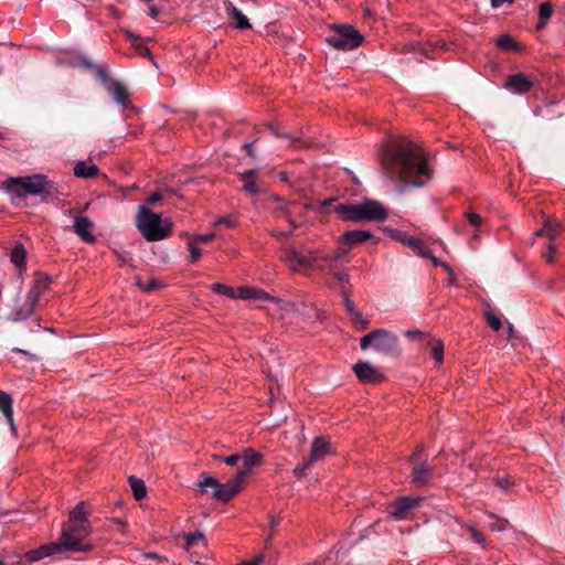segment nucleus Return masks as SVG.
Segmentation results:
<instances>
[{
    "mask_svg": "<svg viewBox=\"0 0 565 565\" xmlns=\"http://www.w3.org/2000/svg\"><path fill=\"white\" fill-rule=\"evenodd\" d=\"M380 163L392 180H398L405 186L420 188L433 178L424 152L406 138L388 140L380 153Z\"/></svg>",
    "mask_w": 565,
    "mask_h": 565,
    "instance_id": "nucleus-1",
    "label": "nucleus"
},
{
    "mask_svg": "<svg viewBox=\"0 0 565 565\" xmlns=\"http://www.w3.org/2000/svg\"><path fill=\"white\" fill-rule=\"evenodd\" d=\"M90 504L87 501L78 502L68 513L64 522L60 539L56 541L62 552L87 553L93 550L88 536L93 532L88 520Z\"/></svg>",
    "mask_w": 565,
    "mask_h": 565,
    "instance_id": "nucleus-2",
    "label": "nucleus"
},
{
    "mask_svg": "<svg viewBox=\"0 0 565 565\" xmlns=\"http://www.w3.org/2000/svg\"><path fill=\"white\" fill-rule=\"evenodd\" d=\"M334 212L343 222H384L387 218L386 209L371 199H364L361 203L338 204Z\"/></svg>",
    "mask_w": 565,
    "mask_h": 565,
    "instance_id": "nucleus-3",
    "label": "nucleus"
},
{
    "mask_svg": "<svg viewBox=\"0 0 565 565\" xmlns=\"http://www.w3.org/2000/svg\"><path fill=\"white\" fill-rule=\"evenodd\" d=\"M136 225L139 232L148 242H159L171 235L172 223L163 220L160 214L154 213L146 205H139Z\"/></svg>",
    "mask_w": 565,
    "mask_h": 565,
    "instance_id": "nucleus-4",
    "label": "nucleus"
},
{
    "mask_svg": "<svg viewBox=\"0 0 565 565\" xmlns=\"http://www.w3.org/2000/svg\"><path fill=\"white\" fill-rule=\"evenodd\" d=\"M6 184L7 190L19 198L28 194L42 195L43 201H47L53 195L54 190L53 182L44 174L10 178Z\"/></svg>",
    "mask_w": 565,
    "mask_h": 565,
    "instance_id": "nucleus-5",
    "label": "nucleus"
},
{
    "mask_svg": "<svg viewBox=\"0 0 565 565\" xmlns=\"http://www.w3.org/2000/svg\"><path fill=\"white\" fill-rule=\"evenodd\" d=\"M243 472H236L230 481L221 483L214 477L202 472L200 476L201 480L195 483V491L200 494H204L206 493L207 488H212V498L220 502L227 503L243 489Z\"/></svg>",
    "mask_w": 565,
    "mask_h": 565,
    "instance_id": "nucleus-6",
    "label": "nucleus"
},
{
    "mask_svg": "<svg viewBox=\"0 0 565 565\" xmlns=\"http://www.w3.org/2000/svg\"><path fill=\"white\" fill-rule=\"evenodd\" d=\"M53 279L50 275L36 271L34 281L28 291L25 299L18 302L13 311L14 320H25L32 316L36 307L40 305L41 297L50 289Z\"/></svg>",
    "mask_w": 565,
    "mask_h": 565,
    "instance_id": "nucleus-7",
    "label": "nucleus"
},
{
    "mask_svg": "<svg viewBox=\"0 0 565 565\" xmlns=\"http://www.w3.org/2000/svg\"><path fill=\"white\" fill-rule=\"evenodd\" d=\"M329 45L337 50L350 51L359 47L363 42V35L352 25H333L332 33L326 38Z\"/></svg>",
    "mask_w": 565,
    "mask_h": 565,
    "instance_id": "nucleus-8",
    "label": "nucleus"
},
{
    "mask_svg": "<svg viewBox=\"0 0 565 565\" xmlns=\"http://www.w3.org/2000/svg\"><path fill=\"white\" fill-rule=\"evenodd\" d=\"M281 260L295 273L315 269L317 249H297L296 247L290 246L282 250Z\"/></svg>",
    "mask_w": 565,
    "mask_h": 565,
    "instance_id": "nucleus-9",
    "label": "nucleus"
},
{
    "mask_svg": "<svg viewBox=\"0 0 565 565\" xmlns=\"http://www.w3.org/2000/svg\"><path fill=\"white\" fill-rule=\"evenodd\" d=\"M422 500V498L399 497L388 505V514L396 521L406 520Z\"/></svg>",
    "mask_w": 565,
    "mask_h": 565,
    "instance_id": "nucleus-10",
    "label": "nucleus"
},
{
    "mask_svg": "<svg viewBox=\"0 0 565 565\" xmlns=\"http://www.w3.org/2000/svg\"><path fill=\"white\" fill-rule=\"evenodd\" d=\"M348 249L338 247L331 254H324L322 250L317 249V260L315 269L331 274L339 267V263L345 257Z\"/></svg>",
    "mask_w": 565,
    "mask_h": 565,
    "instance_id": "nucleus-11",
    "label": "nucleus"
},
{
    "mask_svg": "<svg viewBox=\"0 0 565 565\" xmlns=\"http://www.w3.org/2000/svg\"><path fill=\"white\" fill-rule=\"evenodd\" d=\"M68 214L74 217L73 230L76 235L85 243H95L96 237L92 233L93 222L87 216H81L79 211L76 209H71Z\"/></svg>",
    "mask_w": 565,
    "mask_h": 565,
    "instance_id": "nucleus-12",
    "label": "nucleus"
},
{
    "mask_svg": "<svg viewBox=\"0 0 565 565\" xmlns=\"http://www.w3.org/2000/svg\"><path fill=\"white\" fill-rule=\"evenodd\" d=\"M352 369L358 380L363 384H380L385 381V375L369 362L359 361Z\"/></svg>",
    "mask_w": 565,
    "mask_h": 565,
    "instance_id": "nucleus-13",
    "label": "nucleus"
},
{
    "mask_svg": "<svg viewBox=\"0 0 565 565\" xmlns=\"http://www.w3.org/2000/svg\"><path fill=\"white\" fill-rule=\"evenodd\" d=\"M341 295L343 298L345 311L349 315L350 320H351L352 324L354 326V328L358 331L367 330L370 327V320L364 318L361 315V312H359L356 310L353 301L351 300V292L344 285L341 286Z\"/></svg>",
    "mask_w": 565,
    "mask_h": 565,
    "instance_id": "nucleus-14",
    "label": "nucleus"
},
{
    "mask_svg": "<svg viewBox=\"0 0 565 565\" xmlns=\"http://www.w3.org/2000/svg\"><path fill=\"white\" fill-rule=\"evenodd\" d=\"M435 477V468L427 460L413 463L411 482L416 487H424L431 483Z\"/></svg>",
    "mask_w": 565,
    "mask_h": 565,
    "instance_id": "nucleus-15",
    "label": "nucleus"
},
{
    "mask_svg": "<svg viewBox=\"0 0 565 565\" xmlns=\"http://www.w3.org/2000/svg\"><path fill=\"white\" fill-rule=\"evenodd\" d=\"M374 348L386 354L398 353V339L395 334L385 329H376Z\"/></svg>",
    "mask_w": 565,
    "mask_h": 565,
    "instance_id": "nucleus-16",
    "label": "nucleus"
},
{
    "mask_svg": "<svg viewBox=\"0 0 565 565\" xmlns=\"http://www.w3.org/2000/svg\"><path fill=\"white\" fill-rule=\"evenodd\" d=\"M374 235L370 231L365 230H353L347 231L339 236V247H344L348 252L354 246L362 244L366 241L373 239Z\"/></svg>",
    "mask_w": 565,
    "mask_h": 565,
    "instance_id": "nucleus-17",
    "label": "nucleus"
},
{
    "mask_svg": "<svg viewBox=\"0 0 565 565\" xmlns=\"http://www.w3.org/2000/svg\"><path fill=\"white\" fill-rule=\"evenodd\" d=\"M56 553H63L56 542L43 544L39 548L26 552L23 555L22 561L18 562V565H20L22 562H24L26 564H31V563L38 562L44 557L54 555Z\"/></svg>",
    "mask_w": 565,
    "mask_h": 565,
    "instance_id": "nucleus-18",
    "label": "nucleus"
},
{
    "mask_svg": "<svg viewBox=\"0 0 565 565\" xmlns=\"http://www.w3.org/2000/svg\"><path fill=\"white\" fill-rule=\"evenodd\" d=\"M395 238L412 249L417 256L422 258L430 256V248L423 239L407 235L406 233H398Z\"/></svg>",
    "mask_w": 565,
    "mask_h": 565,
    "instance_id": "nucleus-19",
    "label": "nucleus"
},
{
    "mask_svg": "<svg viewBox=\"0 0 565 565\" xmlns=\"http://www.w3.org/2000/svg\"><path fill=\"white\" fill-rule=\"evenodd\" d=\"M534 83L523 73L508 76L504 88L514 94H525L533 88Z\"/></svg>",
    "mask_w": 565,
    "mask_h": 565,
    "instance_id": "nucleus-20",
    "label": "nucleus"
},
{
    "mask_svg": "<svg viewBox=\"0 0 565 565\" xmlns=\"http://www.w3.org/2000/svg\"><path fill=\"white\" fill-rule=\"evenodd\" d=\"M241 460L243 461V466L237 470V472L244 473L242 476V480L245 481L250 469L263 463V456L253 448H246L241 455Z\"/></svg>",
    "mask_w": 565,
    "mask_h": 565,
    "instance_id": "nucleus-21",
    "label": "nucleus"
},
{
    "mask_svg": "<svg viewBox=\"0 0 565 565\" xmlns=\"http://www.w3.org/2000/svg\"><path fill=\"white\" fill-rule=\"evenodd\" d=\"M332 454H334V450L332 449L330 441H328L324 437H316L312 440L309 457L315 462Z\"/></svg>",
    "mask_w": 565,
    "mask_h": 565,
    "instance_id": "nucleus-22",
    "label": "nucleus"
},
{
    "mask_svg": "<svg viewBox=\"0 0 565 565\" xmlns=\"http://www.w3.org/2000/svg\"><path fill=\"white\" fill-rule=\"evenodd\" d=\"M108 90L111 93L114 99L124 108H127L131 104L130 94L122 83L111 81L108 85Z\"/></svg>",
    "mask_w": 565,
    "mask_h": 565,
    "instance_id": "nucleus-23",
    "label": "nucleus"
},
{
    "mask_svg": "<svg viewBox=\"0 0 565 565\" xmlns=\"http://www.w3.org/2000/svg\"><path fill=\"white\" fill-rule=\"evenodd\" d=\"M182 537L184 539V550L189 553L192 551L198 553L206 548V541L201 532L183 533Z\"/></svg>",
    "mask_w": 565,
    "mask_h": 565,
    "instance_id": "nucleus-24",
    "label": "nucleus"
},
{
    "mask_svg": "<svg viewBox=\"0 0 565 565\" xmlns=\"http://www.w3.org/2000/svg\"><path fill=\"white\" fill-rule=\"evenodd\" d=\"M228 19L231 20V24L238 30H247L250 29L252 25L246 18V15L237 9L235 6H233L231 2H228L226 7Z\"/></svg>",
    "mask_w": 565,
    "mask_h": 565,
    "instance_id": "nucleus-25",
    "label": "nucleus"
},
{
    "mask_svg": "<svg viewBox=\"0 0 565 565\" xmlns=\"http://www.w3.org/2000/svg\"><path fill=\"white\" fill-rule=\"evenodd\" d=\"M74 175L81 179H94L99 174V168L94 164H87L85 161H78L73 169Z\"/></svg>",
    "mask_w": 565,
    "mask_h": 565,
    "instance_id": "nucleus-26",
    "label": "nucleus"
},
{
    "mask_svg": "<svg viewBox=\"0 0 565 565\" xmlns=\"http://www.w3.org/2000/svg\"><path fill=\"white\" fill-rule=\"evenodd\" d=\"M12 397L9 393L0 391V411L3 413L6 419L8 420L11 429L15 431L14 420H13V409H12Z\"/></svg>",
    "mask_w": 565,
    "mask_h": 565,
    "instance_id": "nucleus-27",
    "label": "nucleus"
},
{
    "mask_svg": "<svg viewBox=\"0 0 565 565\" xmlns=\"http://www.w3.org/2000/svg\"><path fill=\"white\" fill-rule=\"evenodd\" d=\"M257 170L250 169L239 174V181L243 182V190L252 195H255L258 190L256 186Z\"/></svg>",
    "mask_w": 565,
    "mask_h": 565,
    "instance_id": "nucleus-28",
    "label": "nucleus"
},
{
    "mask_svg": "<svg viewBox=\"0 0 565 565\" xmlns=\"http://www.w3.org/2000/svg\"><path fill=\"white\" fill-rule=\"evenodd\" d=\"M555 233H556L555 228H553L548 225H545L543 228L537 230L534 234H535V236L546 235L548 237L550 242H553L555 239ZM554 254H555V247L552 243H550L548 249L544 254V257L547 263H553Z\"/></svg>",
    "mask_w": 565,
    "mask_h": 565,
    "instance_id": "nucleus-29",
    "label": "nucleus"
},
{
    "mask_svg": "<svg viewBox=\"0 0 565 565\" xmlns=\"http://www.w3.org/2000/svg\"><path fill=\"white\" fill-rule=\"evenodd\" d=\"M11 263L19 269L25 270L26 268V250L22 244H17L10 255Z\"/></svg>",
    "mask_w": 565,
    "mask_h": 565,
    "instance_id": "nucleus-30",
    "label": "nucleus"
},
{
    "mask_svg": "<svg viewBox=\"0 0 565 565\" xmlns=\"http://www.w3.org/2000/svg\"><path fill=\"white\" fill-rule=\"evenodd\" d=\"M554 12L553 4L551 2H542L539 8V21L536 24V30H543L547 25L550 18Z\"/></svg>",
    "mask_w": 565,
    "mask_h": 565,
    "instance_id": "nucleus-31",
    "label": "nucleus"
},
{
    "mask_svg": "<svg viewBox=\"0 0 565 565\" xmlns=\"http://www.w3.org/2000/svg\"><path fill=\"white\" fill-rule=\"evenodd\" d=\"M430 356L439 365L444 362V342L440 339H430L427 343Z\"/></svg>",
    "mask_w": 565,
    "mask_h": 565,
    "instance_id": "nucleus-32",
    "label": "nucleus"
},
{
    "mask_svg": "<svg viewBox=\"0 0 565 565\" xmlns=\"http://www.w3.org/2000/svg\"><path fill=\"white\" fill-rule=\"evenodd\" d=\"M495 44L499 49L507 51V52H520L521 51L520 44L510 34H502L501 36H499L495 41Z\"/></svg>",
    "mask_w": 565,
    "mask_h": 565,
    "instance_id": "nucleus-33",
    "label": "nucleus"
},
{
    "mask_svg": "<svg viewBox=\"0 0 565 565\" xmlns=\"http://www.w3.org/2000/svg\"><path fill=\"white\" fill-rule=\"evenodd\" d=\"M128 481L135 499L137 501L142 500L147 495V489L143 480L138 479L135 476H130Z\"/></svg>",
    "mask_w": 565,
    "mask_h": 565,
    "instance_id": "nucleus-34",
    "label": "nucleus"
},
{
    "mask_svg": "<svg viewBox=\"0 0 565 565\" xmlns=\"http://www.w3.org/2000/svg\"><path fill=\"white\" fill-rule=\"evenodd\" d=\"M465 527L469 532L473 542L479 544L482 548L487 547V540L484 535L477 529L475 524H467Z\"/></svg>",
    "mask_w": 565,
    "mask_h": 565,
    "instance_id": "nucleus-35",
    "label": "nucleus"
},
{
    "mask_svg": "<svg viewBox=\"0 0 565 565\" xmlns=\"http://www.w3.org/2000/svg\"><path fill=\"white\" fill-rule=\"evenodd\" d=\"M315 463V461L308 456L303 458L294 468L292 473L296 478L300 479L306 475V471Z\"/></svg>",
    "mask_w": 565,
    "mask_h": 565,
    "instance_id": "nucleus-36",
    "label": "nucleus"
},
{
    "mask_svg": "<svg viewBox=\"0 0 565 565\" xmlns=\"http://www.w3.org/2000/svg\"><path fill=\"white\" fill-rule=\"evenodd\" d=\"M136 285L145 292H150L162 287V282L157 278H151L146 282L141 281L140 278H137Z\"/></svg>",
    "mask_w": 565,
    "mask_h": 565,
    "instance_id": "nucleus-37",
    "label": "nucleus"
},
{
    "mask_svg": "<svg viewBox=\"0 0 565 565\" xmlns=\"http://www.w3.org/2000/svg\"><path fill=\"white\" fill-rule=\"evenodd\" d=\"M211 290L217 295H223V296H226L231 299H234V292H235V289L231 286H227L225 284H221V282H214L212 284L211 286Z\"/></svg>",
    "mask_w": 565,
    "mask_h": 565,
    "instance_id": "nucleus-38",
    "label": "nucleus"
},
{
    "mask_svg": "<svg viewBox=\"0 0 565 565\" xmlns=\"http://www.w3.org/2000/svg\"><path fill=\"white\" fill-rule=\"evenodd\" d=\"M484 318L487 320V323L489 324V327L492 330L499 331L502 328L501 319L494 312L486 311L484 312Z\"/></svg>",
    "mask_w": 565,
    "mask_h": 565,
    "instance_id": "nucleus-39",
    "label": "nucleus"
},
{
    "mask_svg": "<svg viewBox=\"0 0 565 565\" xmlns=\"http://www.w3.org/2000/svg\"><path fill=\"white\" fill-rule=\"evenodd\" d=\"M250 300H263V301H275L277 302L278 299L276 297L270 296L266 291L259 288L253 287Z\"/></svg>",
    "mask_w": 565,
    "mask_h": 565,
    "instance_id": "nucleus-40",
    "label": "nucleus"
},
{
    "mask_svg": "<svg viewBox=\"0 0 565 565\" xmlns=\"http://www.w3.org/2000/svg\"><path fill=\"white\" fill-rule=\"evenodd\" d=\"M188 249L190 252V259H189V262L191 264L196 263L201 258V256H202V250L199 247V244H196L194 241L190 239L189 243H188Z\"/></svg>",
    "mask_w": 565,
    "mask_h": 565,
    "instance_id": "nucleus-41",
    "label": "nucleus"
},
{
    "mask_svg": "<svg viewBox=\"0 0 565 565\" xmlns=\"http://www.w3.org/2000/svg\"><path fill=\"white\" fill-rule=\"evenodd\" d=\"M253 287L242 286L235 289L234 299L250 300Z\"/></svg>",
    "mask_w": 565,
    "mask_h": 565,
    "instance_id": "nucleus-42",
    "label": "nucleus"
},
{
    "mask_svg": "<svg viewBox=\"0 0 565 565\" xmlns=\"http://www.w3.org/2000/svg\"><path fill=\"white\" fill-rule=\"evenodd\" d=\"M465 218L471 226H475V227L481 225L482 221H483L481 215H479L478 213H476L473 211H466Z\"/></svg>",
    "mask_w": 565,
    "mask_h": 565,
    "instance_id": "nucleus-43",
    "label": "nucleus"
},
{
    "mask_svg": "<svg viewBox=\"0 0 565 565\" xmlns=\"http://www.w3.org/2000/svg\"><path fill=\"white\" fill-rule=\"evenodd\" d=\"M489 516L495 520V523L489 525L491 531H504L509 525V522L507 520L499 519L492 513H490Z\"/></svg>",
    "mask_w": 565,
    "mask_h": 565,
    "instance_id": "nucleus-44",
    "label": "nucleus"
},
{
    "mask_svg": "<svg viewBox=\"0 0 565 565\" xmlns=\"http://www.w3.org/2000/svg\"><path fill=\"white\" fill-rule=\"evenodd\" d=\"M237 224L238 222L234 216H222L215 222V225H224L227 228H234Z\"/></svg>",
    "mask_w": 565,
    "mask_h": 565,
    "instance_id": "nucleus-45",
    "label": "nucleus"
},
{
    "mask_svg": "<svg viewBox=\"0 0 565 565\" xmlns=\"http://www.w3.org/2000/svg\"><path fill=\"white\" fill-rule=\"evenodd\" d=\"M375 330L365 334L360 339V347L362 350L369 349L371 345L374 347Z\"/></svg>",
    "mask_w": 565,
    "mask_h": 565,
    "instance_id": "nucleus-46",
    "label": "nucleus"
},
{
    "mask_svg": "<svg viewBox=\"0 0 565 565\" xmlns=\"http://www.w3.org/2000/svg\"><path fill=\"white\" fill-rule=\"evenodd\" d=\"M213 458L215 460H222L224 461L227 466H236L237 462L241 460V455H231V456H226V457H223V456H218V455H214Z\"/></svg>",
    "mask_w": 565,
    "mask_h": 565,
    "instance_id": "nucleus-47",
    "label": "nucleus"
},
{
    "mask_svg": "<svg viewBox=\"0 0 565 565\" xmlns=\"http://www.w3.org/2000/svg\"><path fill=\"white\" fill-rule=\"evenodd\" d=\"M330 275H332L341 284H349V274L344 269H341L340 267L333 270Z\"/></svg>",
    "mask_w": 565,
    "mask_h": 565,
    "instance_id": "nucleus-48",
    "label": "nucleus"
},
{
    "mask_svg": "<svg viewBox=\"0 0 565 565\" xmlns=\"http://www.w3.org/2000/svg\"><path fill=\"white\" fill-rule=\"evenodd\" d=\"M215 234L214 233H207V234H200L193 236L191 239L194 241L196 244H206L214 239Z\"/></svg>",
    "mask_w": 565,
    "mask_h": 565,
    "instance_id": "nucleus-49",
    "label": "nucleus"
},
{
    "mask_svg": "<svg viewBox=\"0 0 565 565\" xmlns=\"http://www.w3.org/2000/svg\"><path fill=\"white\" fill-rule=\"evenodd\" d=\"M136 52L140 55V56H145V57H148L150 61H153V55L151 53V51L149 50L148 46H146L145 44L142 43H137L136 46Z\"/></svg>",
    "mask_w": 565,
    "mask_h": 565,
    "instance_id": "nucleus-50",
    "label": "nucleus"
},
{
    "mask_svg": "<svg viewBox=\"0 0 565 565\" xmlns=\"http://www.w3.org/2000/svg\"><path fill=\"white\" fill-rule=\"evenodd\" d=\"M494 483L501 489H508L510 486L513 484V481L510 477H501L495 478Z\"/></svg>",
    "mask_w": 565,
    "mask_h": 565,
    "instance_id": "nucleus-51",
    "label": "nucleus"
},
{
    "mask_svg": "<svg viewBox=\"0 0 565 565\" xmlns=\"http://www.w3.org/2000/svg\"><path fill=\"white\" fill-rule=\"evenodd\" d=\"M264 562V554H258L252 559L241 562L238 565H260Z\"/></svg>",
    "mask_w": 565,
    "mask_h": 565,
    "instance_id": "nucleus-52",
    "label": "nucleus"
},
{
    "mask_svg": "<svg viewBox=\"0 0 565 565\" xmlns=\"http://www.w3.org/2000/svg\"><path fill=\"white\" fill-rule=\"evenodd\" d=\"M405 335L407 338H409L411 340H417V341H420L424 337H425V333H423L422 331L419 330H407L405 332Z\"/></svg>",
    "mask_w": 565,
    "mask_h": 565,
    "instance_id": "nucleus-53",
    "label": "nucleus"
},
{
    "mask_svg": "<svg viewBox=\"0 0 565 565\" xmlns=\"http://www.w3.org/2000/svg\"><path fill=\"white\" fill-rule=\"evenodd\" d=\"M271 132L276 136V137H279V138H286L288 140H290L291 142H296L299 140L298 137H295V136H291V135H288V134H281L279 132L276 128H274L273 126L269 127Z\"/></svg>",
    "mask_w": 565,
    "mask_h": 565,
    "instance_id": "nucleus-54",
    "label": "nucleus"
},
{
    "mask_svg": "<svg viewBox=\"0 0 565 565\" xmlns=\"http://www.w3.org/2000/svg\"><path fill=\"white\" fill-rule=\"evenodd\" d=\"M162 199V194L158 191L151 193L147 199V204L153 205Z\"/></svg>",
    "mask_w": 565,
    "mask_h": 565,
    "instance_id": "nucleus-55",
    "label": "nucleus"
},
{
    "mask_svg": "<svg viewBox=\"0 0 565 565\" xmlns=\"http://www.w3.org/2000/svg\"><path fill=\"white\" fill-rule=\"evenodd\" d=\"M424 452V447L419 446L417 449L408 457L409 462L415 463L418 462V457Z\"/></svg>",
    "mask_w": 565,
    "mask_h": 565,
    "instance_id": "nucleus-56",
    "label": "nucleus"
},
{
    "mask_svg": "<svg viewBox=\"0 0 565 565\" xmlns=\"http://www.w3.org/2000/svg\"><path fill=\"white\" fill-rule=\"evenodd\" d=\"M255 142H256V140L252 141V142H246L243 146V148L246 151L247 156L250 157V158H255V151H254V143Z\"/></svg>",
    "mask_w": 565,
    "mask_h": 565,
    "instance_id": "nucleus-57",
    "label": "nucleus"
},
{
    "mask_svg": "<svg viewBox=\"0 0 565 565\" xmlns=\"http://www.w3.org/2000/svg\"><path fill=\"white\" fill-rule=\"evenodd\" d=\"M125 36H126V39H127L129 42H131V44H132V45H135V46H136V44H137L136 42L139 40V35H137V34L132 33V32H131V31H129V30H126V31H125Z\"/></svg>",
    "mask_w": 565,
    "mask_h": 565,
    "instance_id": "nucleus-58",
    "label": "nucleus"
},
{
    "mask_svg": "<svg viewBox=\"0 0 565 565\" xmlns=\"http://www.w3.org/2000/svg\"><path fill=\"white\" fill-rule=\"evenodd\" d=\"M97 74H98V77H99L104 83H106V82H109V83H110V82H111V81H109V76H108V73H107L106 68H104V67H99V68H98V71H97Z\"/></svg>",
    "mask_w": 565,
    "mask_h": 565,
    "instance_id": "nucleus-59",
    "label": "nucleus"
},
{
    "mask_svg": "<svg viewBox=\"0 0 565 565\" xmlns=\"http://www.w3.org/2000/svg\"><path fill=\"white\" fill-rule=\"evenodd\" d=\"M160 14V9L156 6H150L148 10V15L152 19H157Z\"/></svg>",
    "mask_w": 565,
    "mask_h": 565,
    "instance_id": "nucleus-60",
    "label": "nucleus"
},
{
    "mask_svg": "<svg viewBox=\"0 0 565 565\" xmlns=\"http://www.w3.org/2000/svg\"><path fill=\"white\" fill-rule=\"evenodd\" d=\"M425 258L429 259L435 267H441V265L444 263L439 258L435 257L431 252H430V256L429 257H425Z\"/></svg>",
    "mask_w": 565,
    "mask_h": 565,
    "instance_id": "nucleus-61",
    "label": "nucleus"
},
{
    "mask_svg": "<svg viewBox=\"0 0 565 565\" xmlns=\"http://www.w3.org/2000/svg\"><path fill=\"white\" fill-rule=\"evenodd\" d=\"M504 2L513 3V0H491V7L493 9L500 8Z\"/></svg>",
    "mask_w": 565,
    "mask_h": 565,
    "instance_id": "nucleus-62",
    "label": "nucleus"
},
{
    "mask_svg": "<svg viewBox=\"0 0 565 565\" xmlns=\"http://www.w3.org/2000/svg\"><path fill=\"white\" fill-rule=\"evenodd\" d=\"M145 556L147 558H152V559H158V561L167 559L166 557H162V556H160L159 554H157L154 552L146 553Z\"/></svg>",
    "mask_w": 565,
    "mask_h": 565,
    "instance_id": "nucleus-63",
    "label": "nucleus"
},
{
    "mask_svg": "<svg viewBox=\"0 0 565 565\" xmlns=\"http://www.w3.org/2000/svg\"><path fill=\"white\" fill-rule=\"evenodd\" d=\"M441 268H444L451 277L455 276L454 269L448 263L444 262Z\"/></svg>",
    "mask_w": 565,
    "mask_h": 565,
    "instance_id": "nucleus-64",
    "label": "nucleus"
}]
</instances>
